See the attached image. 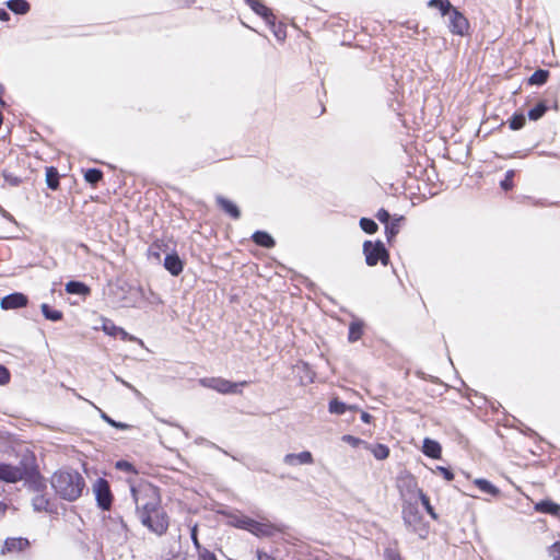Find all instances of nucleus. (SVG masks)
<instances>
[{"mask_svg": "<svg viewBox=\"0 0 560 560\" xmlns=\"http://www.w3.org/2000/svg\"><path fill=\"white\" fill-rule=\"evenodd\" d=\"M401 560V559H400Z\"/></svg>", "mask_w": 560, "mask_h": 560, "instance_id": "63", "label": "nucleus"}, {"mask_svg": "<svg viewBox=\"0 0 560 560\" xmlns=\"http://www.w3.org/2000/svg\"><path fill=\"white\" fill-rule=\"evenodd\" d=\"M343 440H345V441H347V442H349V443H352V444H357V443L359 442V439L353 438V436H351V435H345V436H343Z\"/></svg>", "mask_w": 560, "mask_h": 560, "instance_id": "59", "label": "nucleus"}, {"mask_svg": "<svg viewBox=\"0 0 560 560\" xmlns=\"http://www.w3.org/2000/svg\"><path fill=\"white\" fill-rule=\"evenodd\" d=\"M22 480H24L25 485L36 494L43 493L46 489L45 480L39 475L36 467L26 465V476Z\"/></svg>", "mask_w": 560, "mask_h": 560, "instance_id": "11", "label": "nucleus"}, {"mask_svg": "<svg viewBox=\"0 0 560 560\" xmlns=\"http://www.w3.org/2000/svg\"><path fill=\"white\" fill-rule=\"evenodd\" d=\"M550 555L553 557V560H560V542L557 541L550 547Z\"/></svg>", "mask_w": 560, "mask_h": 560, "instance_id": "54", "label": "nucleus"}, {"mask_svg": "<svg viewBox=\"0 0 560 560\" xmlns=\"http://www.w3.org/2000/svg\"><path fill=\"white\" fill-rule=\"evenodd\" d=\"M361 420L365 423H370L372 420V416L365 411L361 413Z\"/></svg>", "mask_w": 560, "mask_h": 560, "instance_id": "58", "label": "nucleus"}, {"mask_svg": "<svg viewBox=\"0 0 560 560\" xmlns=\"http://www.w3.org/2000/svg\"><path fill=\"white\" fill-rule=\"evenodd\" d=\"M10 20V14L5 9L0 8V21L7 22Z\"/></svg>", "mask_w": 560, "mask_h": 560, "instance_id": "57", "label": "nucleus"}, {"mask_svg": "<svg viewBox=\"0 0 560 560\" xmlns=\"http://www.w3.org/2000/svg\"><path fill=\"white\" fill-rule=\"evenodd\" d=\"M117 533L119 536H121L124 539L127 538V525L125 524V522L122 521L121 517H118V522H117Z\"/></svg>", "mask_w": 560, "mask_h": 560, "instance_id": "50", "label": "nucleus"}, {"mask_svg": "<svg viewBox=\"0 0 560 560\" xmlns=\"http://www.w3.org/2000/svg\"><path fill=\"white\" fill-rule=\"evenodd\" d=\"M372 453L376 459L382 460L388 457L389 448L384 444H376L373 447Z\"/></svg>", "mask_w": 560, "mask_h": 560, "instance_id": "41", "label": "nucleus"}, {"mask_svg": "<svg viewBox=\"0 0 560 560\" xmlns=\"http://www.w3.org/2000/svg\"><path fill=\"white\" fill-rule=\"evenodd\" d=\"M363 335V323L360 320H353L349 325L348 340L350 342L358 341Z\"/></svg>", "mask_w": 560, "mask_h": 560, "instance_id": "27", "label": "nucleus"}, {"mask_svg": "<svg viewBox=\"0 0 560 560\" xmlns=\"http://www.w3.org/2000/svg\"><path fill=\"white\" fill-rule=\"evenodd\" d=\"M536 510L542 513L557 514L560 511V505L552 501L545 500L536 504Z\"/></svg>", "mask_w": 560, "mask_h": 560, "instance_id": "32", "label": "nucleus"}, {"mask_svg": "<svg viewBox=\"0 0 560 560\" xmlns=\"http://www.w3.org/2000/svg\"><path fill=\"white\" fill-rule=\"evenodd\" d=\"M2 176L4 182L12 187H16L23 182V177L21 175L14 174L8 168L3 170Z\"/></svg>", "mask_w": 560, "mask_h": 560, "instance_id": "35", "label": "nucleus"}, {"mask_svg": "<svg viewBox=\"0 0 560 560\" xmlns=\"http://www.w3.org/2000/svg\"><path fill=\"white\" fill-rule=\"evenodd\" d=\"M40 310L44 317L48 320L58 322L62 318V313L60 311L50 307L46 303L42 304Z\"/></svg>", "mask_w": 560, "mask_h": 560, "instance_id": "31", "label": "nucleus"}, {"mask_svg": "<svg viewBox=\"0 0 560 560\" xmlns=\"http://www.w3.org/2000/svg\"><path fill=\"white\" fill-rule=\"evenodd\" d=\"M285 526L282 524H275L269 521L258 522L253 520V526H250L249 533L256 537H272L278 533H284Z\"/></svg>", "mask_w": 560, "mask_h": 560, "instance_id": "8", "label": "nucleus"}, {"mask_svg": "<svg viewBox=\"0 0 560 560\" xmlns=\"http://www.w3.org/2000/svg\"><path fill=\"white\" fill-rule=\"evenodd\" d=\"M115 380L117 382H119L120 384H122L125 387H127L128 389H130L137 397H141V393L135 387L132 386L130 383H128L127 381L122 380L120 376L118 375H114Z\"/></svg>", "mask_w": 560, "mask_h": 560, "instance_id": "48", "label": "nucleus"}, {"mask_svg": "<svg viewBox=\"0 0 560 560\" xmlns=\"http://www.w3.org/2000/svg\"><path fill=\"white\" fill-rule=\"evenodd\" d=\"M386 559L387 560H400L401 558H400V556L397 552H395L393 550H387L386 551Z\"/></svg>", "mask_w": 560, "mask_h": 560, "instance_id": "55", "label": "nucleus"}, {"mask_svg": "<svg viewBox=\"0 0 560 560\" xmlns=\"http://www.w3.org/2000/svg\"><path fill=\"white\" fill-rule=\"evenodd\" d=\"M194 2L195 0H178V5H189Z\"/></svg>", "mask_w": 560, "mask_h": 560, "instance_id": "60", "label": "nucleus"}, {"mask_svg": "<svg viewBox=\"0 0 560 560\" xmlns=\"http://www.w3.org/2000/svg\"><path fill=\"white\" fill-rule=\"evenodd\" d=\"M46 183H47V186L52 189V190H56L58 189L59 187V174L57 172V170L55 167H48L46 170Z\"/></svg>", "mask_w": 560, "mask_h": 560, "instance_id": "33", "label": "nucleus"}, {"mask_svg": "<svg viewBox=\"0 0 560 560\" xmlns=\"http://www.w3.org/2000/svg\"><path fill=\"white\" fill-rule=\"evenodd\" d=\"M7 510V505L0 501V514H3Z\"/></svg>", "mask_w": 560, "mask_h": 560, "instance_id": "61", "label": "nucleus"}, {"mask_svg": "<svg viewBox=\"0 0 560 560\" xmlns=\"http://www.w3.org/2000/svg\"><path fill=\"white\" fill-rule=\"evenodd\" d=\"M66 292L69 294L86 295L90 293V288L81 281L71 280L66 283Z\"/></svg>", "mask_w": 560, "mask_h": 560, "instance_id": "24", "label": "nucleus"}, {"mask_svg": "<svg viewBox=\"0 0 560 560\" xmlns=\"http://www.w3.org/2000/svg\"><path fill=\"white\" fill-rule=\"evenodd\" d=\"M26 476V464L24 460L14 466L7 463H0V480L8 483L21 481Z\"/></svg>", "mask_w": 560, "mask_h": 560, "instance_id": "7", "label": "nucleus"}, {"mask_svg": "<svg viewBox=\"0 0 560 560\" xmlns=\"http://www.w3.org/2000/svg\"><path fill=\"white\" fill-rule=\"evenodd\" d=\"M313 455L308 451H303L299 454H287L283 457V463L289 466H295V465H311L313 464Z\"/></svg>", "mask_w": 560, "mask_h": 560, "instance_id": "15", "label": "nucleus"}, {"mask_svg": "<svg viewBox=\"0 0 560 560\" xmlns=\"http://www.w3.org/2000/svg\"><path fill=\"white\" fill-rule=\"evenodd\" d=\"M252 240L255 244L265 248H272L276 245L273 237L265 231H256Z\"/></svg>", "mask_w": 560, "mask_h": 560, "instance_id": "22", "label": "nucleus"}, {"mask_svg": "<svg viewBox=\"0 0 560 560\" xmlns=\"http://www.w3.org/2000/svg\"><path fill=\"white\" fill-rule=\"evenodd\" d=\"M328 410L330 413L342 415L347 410V405L337 398L329 401Z\"/></svg>", "mask_w": 560, "mask_h": 560, "instance_id": "38", "label": "nucleus"}, {"mask_svg": "<svg viewBox=\"0 0 560 560\" xmlns=\"http://www.w3.org/2000/svg\"><path fill=\"white\" fill-rule=\"evenodd\" d=\"M190 538L192 540V544L194 546L200 550L201 549V546H200V542L198 540V527H197V524H195L191 529H190Z\"/></svg>", "mask_w": 560, "mask_h": 560, "instance_id": "49", "label": "nucleus"}, {"mask_svg": "<svg viewBox=\"0 0 560 560\" xmlns=\"http://www.w3.org/2000/svg\"><path fill=\"white\" fill-rule=\"evenodd\" d=\"M116 468L124 470V471H132L133 470L132 464H130L127 460H118L116 463Z\"/></svg>", "mask_w": 560, "mask_h": 560, "instance_id": "53", "label": "nucleus"}, {"mask_svg": "<svg viewBox=\"0 0 560 560\" xmlns=\"http://www.w3.org/2000/svg\"><path fill=\"white\" fill-rule=\"evenodd\" d=\"M474 483L485 493H488L490 495H498L500 493V490L494 486L492 485L490 481L486 480V479H476L474 481Z\"/></svg>", "mask_w": 560, "mask_h": 560, "instance_id": "28", "label": "nucleus"}, {"mask_svg": "<svg viewBox=\"0 0 560 560\" xmlns=\"http://www.w3.org/2000/svg\"><path fill=\"white\" fill-rule=\"evenodd\" d=\"M363 254L365 256V262L370 267L376 266L378 262L387 266L389 262L388 250L381 241H365L363 243Z\"/></svg>", "mask_w": 560, "mask_h": 560, "instance_id": "3", "label": "nucleus"}, {"mask_svg": "<svg viewBox=\"0 0 560 560\" xmlns=\"http://www.w3.org/2000/svg\"><path fill=\"white\" fill-rule=\"evenodd\" d=\"M145 527L156 535H163L168 528V517L163 510H159L153 515H149L148 522H141Z\"/></svg>", "mask_w": 560, "mask_h": 560, "instance_id": "9", "label": "nucleus"}, {"mask_svg": "<svg viewBox=\"0 0 560 560\" xmlns=\"http://www.w3.org/2000/svg\"><path fill=\"white\" fill-rule=\"evenodd\" d=\"M422 452L424 455L438 459L441 457L442 447L438 441L425 438L423 440Z\"/></svg>", "mask_w": 560, "mask_h": 560, "instance_id": "19", "label": "nucleus"}, {"mask_svg": "<svg viewBox=\"0 0 560 560\" xmlns=\"http://www.w3.org/2000/svg\"><path fill=\"white\" fill-rule=\"evenodd\" d=\"M450 31L463 36L469 26L468 20L455 8L450 14Z\"/></svg>", "mask_w": 560, "mask_h": 560, "instance_id": "12", "label": "nucleus"}, {"mask_svg": "<svg viewBox=\"0 0 560 560\" xmlns=\"http://www.w3.org/2000/svg\"><path fill=\"white\" fill-rule=\"evenodd\" d=\"M547 112V105L544 102H539L536 106L528 110V118L530 120H538Z\"/></svg>", "mask_w": 560, "mask_h": 560, "instance_id": "36", "label": "nucleus"}, {"mask_svg": "<svg viewBox=\"0 0 560 560\" xmlns=\"http://www.w3.org/2000/svg\"><path fill=\"white\" fill-rule=\"evenodd\" d=\"M103 331L112 337H117V334L119 332V326H116L112 320L105 319L103 323Z\"/></svg>", "mask_w": 560, "mask_h": 560, "instance_id": "42", "label": "nucleus"}, {"mask_svg": "<svg viewBox=\"0 0 560 560\" xmlns=\"http://www.w3.org/2000/svg\"><path fill=\"white\" fill-rule=\"evenodd\" d=\"M164 267L172 276H178L183 271L184 264L176 253H171L164 258Z\"/></svg>", "mask_w": 560, "mask_h": 560, "instance_id": "18", "label": "nucleus"}, {"mask_svg": "<svg viewBox=\"0 0 560 560\" xmlns=\"http://www.w3.org/2000/svg\"><path fill=\"white\" fill-rule=\"evenodd\" d=\"M406 483H407V488L408 490L410 491H413V492H417L422 505L424 506V509L427 510L428 514L433 518V520H436L438 518V515L436 513L434 512V509L432 508L431 503H430V499L427 497V494L423 493V491L421 489H418L417 488V483L413 479H407L406 480Z\"/></svg>", "mask_w": 560, "mask_h": 560, "instance_id": "16", "label": "nucleus"}, {"mask_svg": "<svg viewBox=\"0 0 560 560\" xmlns=\"http://www.w3.org/2000/svg\"><path fill=\"white\" fill-rule=\"evenodd\" d=\"M177 556L174 550H168L165 555H162L161 560H173Z\"/></svg>", "mask_w": 560, "mask_h": 560, "instance_id": "56", "label": "nucleus"}, {"mask_svg": "<svg viewBox=\"0 0 560 560\" xmlns=\"http://www.w3.org/2000/svg\"><path fill=\"white\" fill-rule=\"evenodd\" d=\"M202 387L217 390L220 394H237L240 393L238 386H246L248 382L233 383L222 377H202L199 380Z\"/></svg>", "mask_w": 560, "mask_h": 560, "instance_id": "5", "label": "nucleus"}, {"mask_svg": "<svg viewBox=\"0 0 560 560\" xmlns=\"http://www.w3.org/2000/svg\"><path fill=\"white\" fill-rule=\"evenodd\" d=\"M119 290L125 295L119 298V305L122 307H136L141 299H144V291L141 287H129L128 290H125L124 287H120Z\"/></svg>", "mask_w": 560, "mask_h": 560, "instance_id": "10", "label": "nucleus"}, {"mask_svg": "<svg viewBox=\"0 0 560 560\" xmlns=\"http://www.w3.org/2000/svg\"><path fill=\"white\" fill-rule=\"evenodd\" d=\"M217 203L220 206V208L224 212H226L233 219H235V220L240 219L241 211H240L238 207L235 203H233L231 200H229L222 196H218Z\"/></svg>", "mask_w": 560, "mask_h": 560, "instance_id": "21", "label": "nucleus"}, {"mask_svg": "<svg viewBox=\"0 0 560 560\" xmlns=\"http://www.w3.org/2000/svg\"><path fill=\"white\" fill-rule=\"evenodd\" d=\"M131 494L141 522H148L160 509V498L156 488L151 485L131 487Z\"/></svg>", "mask_w": 560, "mask_h": 560, "instance_id": "2", "label": "nucleus"}, {"mask_svg": "<svg viewBox=\"0 0 560 560\" xmlns=\"http://www.w3.org/2000/svg\"><path fill=\"white\" fill-rule=\"evenodd\" d=\"M359 224L360 228L368 234H374L378 229L376 222L369 218H361Z\"/></svg>", "mask_w": 560, "mask_h": 560, "instance_id": "37", "label": "nucleus"}, {"mask_svg": "<svg viewBox=\"0 0 560 560\" xmlns=\"http://www.w3.org/2000/svg\"><path fill=\"white\" fill-rule=\"evenodd\" d=\"M93 492L97 506L103 511H108L113 503V494L108 481L104 478L96 479L93 483Z\"/></svg>", "mask_w": 560, "mask_h": 560, "instance_id": "6", "label": "nucleus"}, {"mask_svg": "<svg viewBox=\"0 0 560 560\" xmlns=\"http://www.w3.org/2000/svg\"><path fill=\"white\" fill-rule=\"evenodd\" d=\"M100 413H101V418L107 422L109 425H112L113 428H116V429H120V430H127L130 428L129 424L127 423H124V422H118L114 419H112L107 413H105L103 410H100Z\"/></svg>", "mask_w": 560, "mask_h": 560, "instance_id": "40", "label": "nucleus"}, {"mask_svg": "<svg viewBox=\"0 0 560 560\" xmlns=\"http://www.w3.org/2000/svg\"><path fill=\"white\" fill-rule=\"evenodd\" d=\"M230 524L236 528L244 529L249 532L250 526H253V518L242 515V514H233L229 518Z\"/></svg>", "mask_w": 560, "mask_h": 560, "instance_id": "23", "label": "nucleus"}, {"mask_svg": "<svg viewBox=\"0 0 560 560\" xmlns=\"http://www.w3.org/2000/svg\"><path fill=\"white\" fill-rule=\"evenodd\" d=\"M10 382V371L0 364V385H5Z\"/></svg>", "mask_w": 560, "mask_h": 560, "instance_id": "47", "label": "nucleus"}, {"mask_svg": "<svg viewBox=\"0 0 560 560\" xmlns=\"http://www.w3.org/2000/svg\"><path fill=\"white\" fill-rule=\"evenodd\" d=\"M404 220L402 217L395 218L394 220L389 221L387 224H385V235L388 243H392V241L396 237V235L400 231V222Z\"/></svg>", "mask_w": 560, "mask_h": 560, "instance_id": "25", "label": "nucleus"}, {"mask_svg": "<svg viewBox=\"0 0 560 560\" xmlns=\"http://www.w3.org/2000/svg\"><path fill=\"white\" fill-rule=\"evenodd\" d=\"M376 218L383 224H387L389 221H392L389 212L383 208L377 211Z\"/></svg>", "mask_w": 560, "mask_h": 560, "instance_id": "46", "label": "nucleus"}, {"mask_svg": "<svg viewBox=\"0 0 560 560\" xmlns=\"http://www.w3.org/2000/svg\"><path fill=\"white\" fill-rule=\"evenodd\" d=\"M117 337L124 341H136L137 338L129 335L124 328H119V332L117 334Z\"/></svg>", "mask_w": 560, "mask_h": 560, "instance_id": "52", "label": "nucleus"}, {"mask_svg": "<svg viewBox=\"0 0 560 560\" xmlns=\"http://www.w3.org/2000/svg\"><path fill=\"white\" fill-rule=\"evenodd\" d=\"M199 560H218L215 555L208 549H202L199 552Z\"/></svg>", "mask_w": 560, "mask_h": 560, "instance_id": "51", "label": "nucleus"}, {"mask_svg": "<svg viewBox=\"0 0 560 560\" xmlns=\"http://www.w3.org/2000/svg\"><path fill=\"white\" fill-rule=\"evenodd\" d=\"M515 176V171L509 170L505 173V177L501 180L500 186L503 190H510L513 187V178Z\"/></svg>", "mask_w": 560, "mask_h": 560, "instance_id": "43", "label": "nucleus"}, {"mask_svg": "<svg viewBox=\"0 0 560 560\" xmlns=\"http://www.w3.org/2000/svg\"><path fill=\"white\" fill-rule=\"evenodd\" d=\"M435 471H439L443 476V478L447 481H451L454 479V474L448 467L436 466Z\"/></svg>", "mask_w": 560, "mask_h": 560, "instance_id": "45", "label": "nucleus"}, {"mask_svg": "<svg viewBox=\"0 0 560 560\" xmlns=\"http://www.w3.org/2000/svg\"><path fill=\"white\" fill-rule=\"evenodd\" d=\"M7 7L15 14H26L31 9L26 0H9Z\"/></svg>", "mask_w": 560, "mask_h": 560, "instance_id": "26", "label": "nucleus"}, {"mask_svg": "<svg viewBox=\"0 0 560 560\" xmlns=\"http://www.w3.org/2000/svg\"><path fill=\"white\" fill-rule=\"evenodd\" d=\"M429 7L439 9L443 16L448 15L455 9L448 0H430Z\"/></svg>", "mask_w": 560, "mask_h": 560, "instance_id": "29", "label": "nucleus"}, {"mask_svg": "<svg viewBox=\"0 0 560 560\" xmlns=\"http://www.w3.org/2000/svg\"><path fill=\"white\" fill-rule=\"evenodd\" d=\"M32 505L36 512H42V511H45L48 513L54 512L50 500L44 493L35 494L32 499Z\"/></svg>", "mask_w": 560, "mask_h": 560, "instance_id": "20", "label": "nucleus"}, {"mask_svg": "<svg viewBox=\"0 0 560 560\" xmlns=\"http://www.w3.org/2000/svg\"><path fill=\"white\" fill-rule=\"evenodd\" d=\"M84 179L95 186L98 182L103 179V172L98 168H89L84 173Z\"/></svg>", "mask_w": 560, "mask_h": 560, "instance_id": "34", "label": "nucleus"}, {"mask_svg": "<svg viewBox=\"0 0 560 560\" xmlns=\"http://www.w3.org/2000/svg\"><path fill=\"white\" fill-rule=\"evenodd\" d=\"M406 478H404L399 483L400 493L405 500L402 506V518L408 527H410L413 532H418L422 522V516L418 510L417 504L406 502Z\"/></svg>", "mask_w": 560, "mask_h": 560, "instance_id": "4", "label": "nucleus"}, {"mask_svg": "<svg viewBox=\"0 0 560 560\" xmlns=\"http://www.w3.org/2000/svg\"><path fill=\"white\" fill-rule=\"evenodd\" d=\"M2 215L9 220H12V215L4 210H2Z\"/></svg>", "mask_w": 560, "mask_h": 560, "instance_id": "62", "label": "nucleus"}, {"mask_svg": "<svg viewBox=\"0 0 560 560\" xmlns=\"http://www.w3.org/2000/svg\"><path fill=\"white\" fill-rule=\"evenodd\" d=\"M275 551H277V549L267 551L265 549L258 548L255 552L256 559L257 560H278L277 556L275 555Z\"/></svg>", "mask_w": 560, "mask_h": 560, "instance_id": "44", "label": "nucleus"}, {"mask_svg": "<svg viewBox=\"0 0 560 560\" xmlns=\"http://www.w3.org/2000/svg\"><path fill=\"white\" fill-rule=\"evenodd\" d=\"M55 492L63 500L73 502L78 500L85 488V480L77 470H58L50 480Z\"/></svg>", "mask_w": 560, "mask_h": 560, "instance_id": "1", "label": "nucleus"}, {"mask_svg": "<svg viewBox=\"0 0 560 560\" xmlns=\"http://www.w3.org/2000/svg\"><path fill=\"white\" fill-rule=\"evenodd\" d=\"M30 546V541L23 537L7 538L2 548L4 552H20Z\"/></svg>", "mask_w": 560, "mask_h": 560, "instance_id": "17", "label": "nucleus"}, {"mask_svg": "<svg viewBox=\"0 0 560 560\" xmlns=\"http://www.w3.org/2000/svg\"><path fill=\"white\" fill-rule=\"evenodd\" d=\"M549 78V71L544 69L536 70L528 79V83L532 85H542Z\"/></svg>", "mask_w": 560, "mask_h": 560, "instance_id": "30", "label": "nucleus"}, {"mask_svg": "<svg viewBox=\"0 0 560 560\" xmlns=\"http://www.w3.org/2000/svg\"><path fill=\"white\" fill-rule=\"evenodd\" d=\"M525 122H526V118H525L524 114H514L509 119V126L512 130H520L521 128H523Z\"/></svg>", "mask_w": 560, "mask_h": 560, "instance_id": "39", "label": "nucleus"}, {"mask_svg": "<svg viewBox=\"0 0 560 560\" xmlns=\"http://www.w3.org/2000/svg\"><path fill=\"white\" fill-rule=\"evenodd\" d=\"M28 299L25 294L14 292L1 299L0 306L2 310H15L27 305Z\"/></svg>", "mask_w": 560, "mask_h": 560, "instance_id": "13", "label": "nucleus"}, {"mask_svg": "<svg viewBox=\"0 0 560 560\" xmlns=\"http://www.w3.org/2000/svg\"><path fill=\"white\" fill-rule=\"evenodd\" d=\"M245 2L252 8V10L261 16L267 24L275 25V15L269 8H267L260 0H245Z\"/></svg>", "mask_w": 560, "mask_h": 560, "instance_id": "14", "label": "nucleus"}]
</instances>
